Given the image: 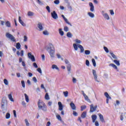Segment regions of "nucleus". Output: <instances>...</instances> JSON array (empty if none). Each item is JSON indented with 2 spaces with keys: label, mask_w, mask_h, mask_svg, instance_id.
<instances>
[{
  "label": "nucleus",
  "mask_w": 126,
  "mask_h": 126,
  "mask_svg": "<svg viewBox=\"0 0 126 126\" xmlns=\"http://www.w3.org/2000/svg\"><path fill=\"white\" fill-rule=\"evenodd\" d=\"M56 118L59 121H62V117H61V115L59 114H56Z\"/></svg>",
  "instance_id": "nucleus-34"
},
{
  "label": "nucleus",
  "mask_w": 126,
  "mask_h": 126,
  "mask_svg": "<svg viewBox=\"0 0 126 126\" xmlns=\"http://www.w3.org/2000/svg\"><path fill=\"white\" fill-rule=\"evenodd\" d=\"M37 70L40 73L42 74V69H41V68H38L37 69Z\"/></svg>",
  "instance_id": "nucleus-60"
},
{
  "label": "nucleus",
  "mask_w": 126,
  "mask_h": 126,
  "mask_svg": "<svg viewBox=\"0 0 126 126\" xmlns=\"http://www.w3.org/2000/svg\"><path fill=\"white\" fill-rule=\"evenodd\" d=\"M92 62L93 63V64L94 66V67H96V61H95V59H92Z\"/></svg>",
  "instance_id": "nucleus-36"
},
{
  "label": "nucleus",
  "mask_w": 126,
  "mask_h": 126,
  "mask_svg": "<svg viewBox=\"0 0 126 126\" xmlns=\"http://www.w3.org/2000/svg\"><path fill=\"white\" fill-rule=\"evenodd\" d=\"M28 56L29 58V59H31V61L32 62H35V57H34V55H32V53L31 52H29L28 53Z\"/></svg>",
  "instance_id": "nucleus-9"
},
{
  "label": "nucleus",
  "mask_w": 126,
  "mask_h": 126,
  "mask_svg": "<svg viewBox=\"0 0 126 126\" xmlns=\"http://www.w3.org/2000/svg\"><path fill=\"white\" fill-rule=\"evenodd\" d=\"M98 116L99 117V120L100 121L102 122V123H104L105 122V120H104V117L103 115L100 113L98 114Z\"/></svg>",
  "instance_id": "nucleus-16"
},
{
  "label": "nucleus",
  "mask_w": 126,
  "mask_h": 126,
  "mask_svg": "<svg viewBox=\"0 0 126 126\" xmlns=\"http://www.w3.org/2000/svg\"><path fill=\"white\" fill-rule=\"evenodd\" d=\"M104 96H105L107 99L109 98L110 100L112 99V97L110 96V95L107 92L104 93Z\"/></svg>",
  "instance_id": "nucleus-25"
},
{
  "label": "nucleus",
  "mask_w": 126,
  "mask_h": 126,
  "mask_svg": "<svg viewBox=\"0 0 126 126\" xmlns=\"http://www.w3.org/2000/svg\"><path fill=\"white\" fill-rule=\"evenodd\" d=\"M37 105L39 109H41L43 112H47V106L42 101L39 100L37 103Z\"/></svg>",
  "instance_id": "nucleus-2"
},
{
  "label": "nucleus",
  "mask_w": 126,
  "mask_h": 126,
  "mask_svg": "<svg viewBox=\"0 0 126 126\" xmlns=\"http://www.w3.org/2000/svg\"><path fill=\"white\" fill-rule=\"evenodd\" d=\"M102 15L105 19H107V20H110V17L109 16V15H108V13H102Z\"/></svg>",
  "instance_id": "nucleus-15"
},
{
  "label": "nucleus",
  "mask_w": 126,
  "mask_h": 126,
  "mask_svg": "<svg viewBox=\"0 0 126 126\" xmlns=\"http://www.w3.org/2000/svg\"><path fill=\"white\" fill-rule=\"evenodd\" d=\"M24 56V51L23 50L21 51V56L23 57Z\"/></svg>",
  "instance_id": "nucleus-61"
},
{
  "label": "nucleus",
  "mask_w": 126,
  "mask_h": 126,
  "mask_svg": "<svg viewBox=\"0 0 126 126\" xmlns=\"http://www.w3.org/2000/svg\"><path fill=\"white\" fill-rule=\"evenodd\" d=\"M93 74L94 75V80H95L96 82H100V81H99V80L98 79L97 74L96 73V70L94 69L93 70Z\"/></svg>",
  "instance_id": "nucleus-8"
},
{
  "label": "nucleus",
  "mask_w": 126,
  "mask_h": 126,
  "mask_svg": "<svg viewBox=\"0 0 126 126\" xmlns=\"http://www.w3.org/2000/svg\"><path fill=\"white\" fill-rule=\"evenodd\" d=\"M62 17H63V19L64 20L65 22H66L67 23V24H68V25H69L70 26H72V25H71V24H70V23H69L68 22V20H67V19H66V18H65V17H64V15H62Z\"/></svg>",
  "instance_id": "nucleus-11"
},
{
  "label": "nucleus",
  "mask_w": 126,
  "mask_h": 126,
  "mask_svg": "<svg viewBox=\"0 0 126 126\" xmlns=\"http://www.w3.org/2000/svg\"><path fill=\"white\" fill-rule=\"evenodd\" d=\"M85 55H90V54H91V52H90V51L88 50H85Z\"/></svg>",
  "instance_id": "nucleus-37"
},
{
  "label": "nucleus",
  "mask_w": 126,
  "mask_h": 126,
  "mask_svg": "<svg viewBox=\"0 0 126 126\" xmlns=\"http://www.w3.org/2000/svg\"><path fill=\"white\" fill-rule=\"evenodd\" d=\"M103 49H104V51H105L106 53H109V49H108V48L104 46L103 47Z\"/></svg>",
  "instance_id": "nucleus-52"
},
{
  "label": "nucleus",
  "mask_w": 126,
  "mask_h": 126,
  "mask_svg": "<svg viewBox=\"0 0 126 126\" xmlns=\"http://www.w3.org/2000/svg\"><path fill=\"white\" fill-rule=\"evenodd\" d=\"M67 37L68 38H71L72 37V34L70 32H68L66 34Z\"/></svg>",
  "instance_id": "nucleus-35"
},
{
  "label": "nucleus",
  "mask_w": 126,
  "mask_h": 126,
  "mask_svg": "<svg viewBox=\"0 0 126 126\" xmlns=\"http://www.w3.org/2000/svg\"><path fill=\"white\" fill-rule=\"evenodd\" d=\"M77 81V80L76 79V78L73 77L72 78V82L73 83H76Z\"/></svg>",
  "instance_id": "nucleus-46"
},
{
  "label": "nucleus",
  "mask_w": 126,
  "mask_h": 126,
  "mask_svg": "<svg viewBox=\"0 0 126 126\" xmlns=\"http://www.w3.org/2000/svg\"><path fill=\"white\" fill-rule=\"evenodd\" d=\"M28 16H33L34 15V13L32 12L29 11L28 13Z\"/></svg>",
  "instance_id": "nucleus-39"
},
{
  "label": "nucleus",
  "mask_w": 126,
  "mask_h": 126,
  "mask_svg": "<svg viewBox=\"0 0 126 126\" xmlns=\"http://www.w3.org/2000/svg\"><path fill=\"white\" fill-rule=\"evenodd\" d=\"M64 31H65V32H68V27H65L64 28Z\"/></svg>",
  "instance_id": "nucleus-57"
},
{
  "label": "nucleus",
  "mask_w": 126,
  "mask_h": 126,
  "mask_svg": "<svg viewBox=\"0 0 126 126\" xmlns=\"http://www.w3.org/2000/svg\"><path fill=\"white\" fill-rule=\"evenodd\" d=\"M37 27L39 29V31H43L44 30V28L43 27V26L42 25V23H38L37 24Z\"/></svg>",
  "instance_id": "nucleus-12"
},
{
  "label": "nucleus",
  "mask_w": 126,
  "mask_h": 126,
  "mask_svg": "<svg viewBox=\"0 0 126 126\" xmlns=\"http://www.w3.org/2000/svg\"><path fill=\"white\" fill-rule=\"evenodd\" d=\"M109 11L110 12L111 15H115V12H114V10H110Z\"/></svg>",
  "instance_id": "nucleus-55"
},
{
  "label": "nucleus",
  "mask_w": 126,
  "mask_h": 126,
  "mask_svg": "<svg viewBox=\"0 0 126 126\" xmlns=\"http://www.w3.org/2000/svg\"><path fill=\"white\" fill-rule=\"evenodd\" d=\"M92 119L93 120V123H95V121L97 119V116L96 115H93L92 116Z\"/></svg>",
  "instance_id": "nucleus-20"
},
{
  "label": "nucleus",
  "mask_w": 126,
  "mask_h": 126,
  "mask_svg": "<svg viewBox=\"0 0 126 126\" xmlns=\"http://www.w3.org/2000/svg\"><path fill=\"white\" fill-rule=\"evenodd\" d=\"M114 63H115V64L118 65V66H119V65H120V61H118L117 60H114L113 61Z\"/></svg>",
  "instance_id": "nucleus-31"
},
{
  "label": "nucleus",
  "mask_w": 126,
  "mask_h": 126,
  "mask_svg": "<svg viewBox=\"0 0 126 126\" xmlns=\"http://www.w3.org/2000/svg\"><path fill=\"white\" fill-rule=\"evenodd\" d=\"M33 65L34 67H35V68H38V65H37V63H33Z\"/></svg>",
  "instance_id": "nucleus-59"
},
{
  "label": "nucleus",
  "mask_w": 126,
  "mask_h": 126,
  "mask_svg": "<svg viewBox=\"0 0 126 126\" xmlns=\"http://www.w3.org/2000/svg\"><path fill=\"white\" fill-rule=\"evenodd\" d=\"M51 126V122H48L46 124V126Z\"/></svg>",
  "instance_id": "nucleus-64"
},
{
  "label": "nucleus",
  "mask_w": 126,
  "mask_h": 126,
  "mask_svg": "<svg viewBox=\"0 0 126 126\" xmlns=\"http://www.w3.org/2000/svg\"><path fill=\"white\" fill-rule=\"evenodd\" d=\"M57 57L58 59H61L62 61H63V58H62V56H61V55H60V54L58 53L57 54Z\"/></svg>",
  "instance_id": "nucleus-40"
},
{
  "label": "nucleus",
  "mask_w": 126,
  "mask_h": 126,
  "mask_svg": "<svg viewBox=\"0 0 126 126\" xmlns=\"http://www.w3.org/2000/svg\"><path fill=\"white\" fill-rule=\"evenodd\" d=\"M24 42H27V40H28V37H27L26 35H24Z\"/></svg>",
  "instance_id": "nucleus-47"
},
{
  "label": "nucleus",
  "mask_w": 126,
  "mask_h": 126,
  "mask_svg": "<svg viewBox=\"0 0 126 126\" xmlns=\"http://www.w3.org/2000/svg\"><path fill=\"white\" fill-rule=\"evenodd\" d=\"M59 110L61 111V115L64 116V111H63V106L61 101L58 102Z\"/></svg>",
  "instance_id": "nucleus-5"
},
{
  "label": "nucleus",
  "mask_w": 126,
  "mask_h": 126,
  "mask_svg": "<svg viewBox=\"0 0 126 126\" xmlns=\"http://www.w3.org/2000/svg\"><path fill=\"white\" fill-rule=\"evenodd\" d=\"M24 95H25V98L26 101L27 103H28V102H29V96H28L27 95V94H24Z\"/></svg>",
  "instance_id": "nucleus-28"
},
{
  "label": "nucleus",
  "mask_w": 126,
  "mask_h": 126,
  "mask_svg": "<svg viewBox=\"0 0 126 126\" xmlns=\"http://www.w3.org/2000/svg\"><path fill=\"white\" fill-rule=\"evenodd\" d=\"M19 22L20 23V24L22 25V26H24V27H25V26H26V24H25V23H24L23 21L21 20V17L20 16H19Z\"/></svg>",
  "instance_id": "nucleus-13"
},
{
  "label": "nucleus",
  "mask_w": 126,
  "mask_h": 126,
  "mask_svg": "<svg viewBox=\"0 0 126 126\" xmlns=\"http://www.w3.org/2000/svg\"><path fill=\"white\" fill-rule=\"evenodd\" d=\"M46 9H47L48 12H49V13L51 12V10L50 9V6H46Z\"/></svg>",
  "instance_id": "nucleus-56"
},
{
  "label": "nucleus",
  "mask_w": 126,
  "mask_h": 126,
  "mask_svg": "<svg viewBox=\"0 0 126 126\" xmlns=\"http://www.w3.org/2000/svg\"><path fill=\"white\" fill-rule=\"evenodd\" d=\"M52 69H56V70L60 71V68H59V67H58V66L56 64H53L52 65Z\"/></svg>",
  "instance_id": "nucleus-17"
},
{
  "label": "nucleus",
  "mask_w": 126,
  "mask_h": 126,
  "mask_svg": "<svg viewBox=\"0 0 126 126\" xmlns=\"http://www.w3.org/2000/svg\"><path fill=\"white\" fill-rule=\"evenodd\" d=\"M89 5L90 7V11L92 12H93L94 10V5H93V3L90 2H89Z\"/></svg>",
  "instance_id": "nucleus-10"
},
{
  "label": "nucleus",
  "mask_w": 126,
  "mask_h": 126,
  "mask_svg": "<svg viewBox=\"0 0 126 126\" xmlns=\"http://www.w3.org/2000/svg\"><path fill=\"white\" fill-rule=\"evenodd\" d=\"M95 126H99V122L98 121H96L94 123Z\"/></svg>",
  "instance_id": "nucleus-62"
},
{
  "label": "nucleus",
  "mask_w": 126,
  "mask_h": 126,
  "mask_svg": "<svg viewBox=\"0 0 126 126\" xmlns=\"http://www.w3.org/2000/svg\"><path fill=\"white\" fill-rule=\"evenodd\" d=\"M3 81L5 85H8V81L6 79H4Z\"/></svg>",
  "instance_id": "nucleus-44"
},
{
  "label": "nucleus",
  "mask_w": 126,
  "mask_h": 126,
  "mask_svg": "<svg viewBox=\"0 0 126 126\" xmlns=\"http://www.w3.org/2000/svg\"><path fill=\"white\" fill-rule=\"evenodd\" d=\"M88 15H89V16H90V17H91V18H94L95 15H94V14H93V13L91 12H89L88 13Z\"/></svg>",
  "instance_id": "nucleus-21"
},
{
  "label": "nucleus",
  "mask_w": 126,
  "mask_h": 126,
  "mask_svg": "<svg viewBox=\"0 0 126 126\" xmlns=\"http://www.w3.org/2000/svg\"><path fill=\"white\" fill-rule=\"evenodd\" d=\"M46 50L49 53L51 59H54L55 56V47L52 43H49L46 47Z\"/></svg>",
  "instance_id": "nucleus-1"
},
{
  "label": "nucleus",
  "mask_w": 126,
  "mask_h": 126,
  "mask_svg": "<svg viewBox=\"0 0 126 126\" xmlns=\"http://www.w3.org/2000/svg\"><path fill=\"white\" fill-rule=\"evenodd\" d=\"M73 46L75 51H77V50H78V44L77 45L76 43H74Z\"/></svg>",
  "instance_id": "nucleus-26"
},
{
  "label": "nucleus",
  "mask_w": 126,
  "mask_h": 126,
  "mask_svg": "<svg viewBox=\"0 0 126 126\" xmlns=\"http://www.w3.org/2000/svg\"><path fill=\"white\" fill-rule=\"evenodd\" d=\"M75 43H76V44H81V43H82V41H81V40H80L78 39H76L75 40Z\"/></svg>",
  "instance_id": "nucleus-33"
},
{
  "label": "nucleus",
  "mask_w": 126,
  "mask_h": 126,
  "mask_svg": "<svg viewBox=\"0 0 126 126\" xmlns=\"http://www.w3.org/2000/svg\"><path fill=\"white\" fill-rule=\"evenodd\" d=\"M86 109V105H82L81 106V111H83Z\"/></svg>",
  "instance_id": "nucleus-42"
},
{
  "label": "nucleus",
  "mask_w": 126,
  "mask_h": 126,
  "mask_svg": "<svg viewBox=\"0 0 126 126\" xmlns=\"http://www.w3.org/2000/svg\"><path fill=\"white\" fill-rule=\"evenodd\" d=\"M5 36L7 38H8V39H10V40H11V41H12V42H16L15 37H14V36H13V35H12V34H11L8 32H7L5 34Z\"/></svg>",
  "instance_id": "nucleus-4"
},
{
  "label": "nucleus",
  "mask_w": 126,
  "mask_h": 126,
  "mask_svg": "<svg viewBox=\"0 0 126 126\" xmlns=\"http://www.w3.org/2000/svg\"><path fill=\"white\" fill-rule=\"evenodd\" d=\"M42 61H45V55H42L41 56Z\"/></svg>",
  "instance_id": "nucleus-63"
},
{
  "label": "nucleus",
  "mask_w": 126,
  "mask_h": 126,
  "mask_svg": "<svg viewBox=\"0 0 126 126\" xmlns=\"http://www.w3.org/2000/svg\"><path fill=\"white\" fill-rule=\"evenodd\" d=\"M43 34L44 35H49V32L47 31H44L43 32Z\"/></svg>",
  "instance_id": "nucleus-49"
},
{
  "label": "nucleus",
  "mask_w": 126,
  "mask_h": 126,
  "mask_svg": "<svg viewBox=\"0 0 126 126\" xmlns=\"http://www.w3.org/2000/svg\"><path fill=\"white\" fill-rule=\"evenodd\" d=\"M64 63L66 64H67L66 68H67V71H68V74H69V73L71 70V64H70V63H69V61L67 60V59L64 60Z\"/></svg>",
  "instance_id": "nucleus-3"
},
{
  "label": "nucleus",
  "mask_w": 126,
  "mask_h": 126,
  "mask_svg": "<svg viewBox=\"0 0 126 126\" xmlns=\"http://www.w3.org/2000/svg\"><path fill=\"white\" fill-rule=\"evenodd\" d=\"M109 66H112L115 69H116L117 71H119V69H118V67L117 65H115L114 63H110L109 64Z\"/></svg>",
  "instance_id": "nucleus-18"
},
{
  "label": "nucleus",
  "mask_w": 126,
  "mask_h": 126,
  "mask_svg": "<svg viewBox=\"0 0 126 126\" xmlns=\"http://www.w3.org/2000/svg\"><path fill=\"white\" fill-rule=\"evenodd\" d=\"M16 48L18 50H19V49H20V48H21V45L20 44V43L18 42L16 43Z\"/></svg>",
  "instance_id": "nucleus-30"
},
{
  "label": "nucleus",
  "mask_w": 126,
  "mask_h": 126,
  "mask_svg": "<svg viewBox=\"0 0 126 126\" xmlns=\"http://www.w3.org/2000/svg\"><path fill=\"white\" fill-rule=\"evenodd\" d=\"M5 118L7 120H8V119L10 118V114H9V113H7L6 114Z\"/></svg>",
  "instance_id": "nucleus-38"
},
{
  "label": "nucleus",
  "mask_w": 126,
  "mask_h": 126,
  "mask_svg": "<svg viewBox=\"0 0 126 126\" xmlns=\"http://www.w3.org/2000/svg\"><path fill=\"white\" fill-rule=\"evenodd\" d=\"M97 105H95L94 106V105L93 104H91L90 105V112L91 113H93L94 112H95L96 109H97Z\"/></svg>",
  "instance_id": "nucleus-7"
},
{
  "label": "nucleus",
  "mask_w": 126,
  "mask_h": 126,
  "mask_svg": "<svg viewBox=\"0 0 126 126\" xmlns=\"http://www.w3.org/2000/svg\"><path fill=\"white\" fill-rule=\"evenodd\" d=\"M45 100H50V96H49V94L46 93L45 95Z\"/></svg>",
  "instance_id": "nucleus-32"
},
{
  "label": "nucleus",
  "mask_w": 126,
  "mask_h": 126,
  "mask_svg": "<svg viewBox=\"0 0 126 126\" xmlns=\"http://www.w3.org/2000/svg\"><path fill=\"white\" fill-rule=\"evenodd\" d=\"M54 3L55 4H57V5L60 4V0H54Z\"/></svg>",
  "instance_id": "nucleus-50"
},
{
  "label": "nucleus",
  "mask_w": 126,
  "mask_h": 126,
  "mask_svg": "<svg viewBox=\"0 0 126 126\" xmlns=\"http://www.w3.org/2000/svg\"><path fill=\"white\" fill-rule=\"evenodd\" d=\"M59 34L61 35V36H63V35H64V32H63V29H59Z\"/></svg>",
  "instance_id": "nucleus-24"
},
{
  "label": "nucleus",
  "mask_w": 126,
  "mask_h": 126,
  "mask_svg": "<svg viewBox=\"0 0 126 126\" xmlns=\"http://www.w3.org/2000/svg\"><path fill=\"white\" fill-rule=\"evenodd\" d=\"M63 93L64 94V97H67V96H68V92H63Z\"/></svg>",
  "instance_id": "nucleus-41"
},
{
  "label": "nucleus",
  "mask_w": 126,
  "mask_h": 126,
  "mask_svg": "<svg viewBox=\"0 0 126 126\" xmlns=\"http://www.w3.org/2000/svg\"><path fill=\"white\" fill-rule=\"evenodd\" d=\"M21 84H22V87H23V88H25V82L23 80L22 81H21Z\"/></svg>",
  "instance_id": "nucleus-45"
},
{
  "label": "nucleus",
  "mask_w": 126,
  "mask_h": 126,
  "mask_svg": "<svg viewBox=\"0 0 126 126\" xmlns=\"http://www.w3.org/2000/svg\"><path fill=\"white\" fill-rule=\"evenodd\" d=\"M51 17L53 19H55V20H57L58 18H59V17L58 16V14H57V12H56V11H53V12H51Z\"/></svg>",
  "instance_id": "nucleus-6"
},
{
  "label": "nucleus",
  "mask_w": 126,
  "mask_h": 126,
  "mask_svg": "<svg viewBox=\"0 0 126 126\" xmlns=\"http://www.w3.org/2000/svg\"><path fill=\"white\" fill-rule=\"evenodd\" d=\"M86 111H84V112H83V113L81 115V118H82V119H85V118H86Z\"/></svg>",
  "instance_id": "nucleus-27"
},
{
  "label": "nucleus",
  "mask_w": 126,
  "mask_h": 126,
  "mask_svg": "<svg viewBox=\"0 0 126 126\" xmlns=\"http://www.w3.org/2000/svg\"><path fill=\"white\" fill-rule=\"evenodd\" d=\"M70 106L73 110H76V107L75 106V104L73 103V102H71L70 103Z\"/></svg>",
  "instance_id": "nucleus-19"
},
{
  "label": "nucleus",
  "mask_w": 126,
  "mask_h": 126,
  "mask_svg": "<svg viewBox=\"0 0 126 126\" xmlns=\"http://www.w3.org/2000/svg\"><path fill=\"white\" fill-rule=\"evenodd\" d=\"M8 98L11 101V102H14V100L12 98V95H11V94H9L8 95Z\"/></svg>",
  "instance_id": "nucleus-29"
},
{
  "label": "nucleus",
  "mask_w": 126,
  "mask_h": 126,
  "mask_svg": "<svg viewBox=\"0 0 126 126\" xmlns=\"http://www.w3.org/2000/svg\"><path fill=\"white\" fill-rule=\"evenodd\" d=\"M110 54L111 57H112V58L114 59V60H118V57H117V56L114 54V53L110 52Z\"/></svg>",
  "instance_id": "nucleus-22"
},
{
  "label": "nucleus",
  "mask_w": 126,
  "mask_h": 126,
  "mask_svg": "<svg viewBox=\"0 0 126 126\" xmlns=\"http://www.w3.org/2000/svg\"><path fill=\"white\" fill-rule=\"evenodd\" d=\"M84 97L86 101H87V102H89V103H90V102H91V101L88 98V96H87L86 94H84Z\"/></svg>",
  "instance_id": "nucleus-23"
},
{
  "label": "nucleus",
  "mask_w": 126,
  "mask_h": 126,
  "mask_svg": "<svg viewBox=\"0 0 126 126\" xmlns=\"http://www.w3.org/2000/svg\"><path fill=\"white\" fill-rule=\"evenodd\" d=\"M120 120L121 121H124V113H121V116H120Z\"/></svg>",
  "instance_id": "nucleus-51"
},
{
  "label": "nucleus",
  "mask_w": 126,
  "mask_h": 126,
  "mask_svg": "<svg viewBox=\"0 0 126 126\" xmlns=\"http://www.w3.org/2000/svg\"><path fill=\"white\" fill-rule=\"evenodd\" d=\"M32 80H33V81H34V82H35V83H36V82L37 81V79L35 77L32 78Z\"/></svg>",
  "instance_id": "nucleus-58"
},
{
  "label": "nucleus",
  "mask_w": 126,
  "mask_h": 126,
  "mask_svg": "<svg viewBox=\"0 0 126 126\" xmlns=\"http://www.w3.org/2000/svg\"><path fill=\"white\" fill-rule=\"evenodd\" d=\"M25 122L26 123V126H29L30 124H29V122H28V120L25 119Z\"/></svg>",
  "instance_id": "nucleus-54"
},
{
  "label": "nucleus",
  "mask_w": 126,
  "mask_h": 126,
  "mask_svg": "<svg viewBox=\"0 0 126 126\" xmlns=\"http://www.w3.org/2000/svg\"><path fill=\"white\" fill-rule=\"evenodd\" d=\"M78 48L80 49V53H84V48H83V46L80 44H78Z\"/></svg>",
  "instance_id": "nucleus-14"
},
{
  "label": "nucleus",
  "mask_w": 126,
  "mask_h": 126,
  "mask_svg": "<svg viewBox=\"0 0 126 126\" xmlns=\"http://www.w3.org/2000/svg\"><path fill=\"white\" fill-rule=\"evenodd\" d=\"M86 64L87 66H89V65H90V62H89L88 60L86 61Z\"/></svg>",
  "instance_id": "nucleus-43"
},
{
  "label": "nucleus",
  "mask_w": 126,
  "mask_h": 126,
  "mask_svg": "<svg viewBox=\"0 0 126 126\" xmlns=\"http://www.w3.org/2000/svg\"><path fill=\"white\" fill-rule=\"evenodd\" d=\"M73 116H74L75 117H77V116H78V114L75 112V111H73Z\"/></svg>",
  "instance_id": "nucleus-53"
},
{
  "label": "nucleus",
  "mask_w": 126,
  "mask_h": 126,
  "mask_svg": "<svg viewBox=\"0 0 126 126\" xmlns=\"http://www.w3.org/2000/svg\"><path fill=\"white\" fill-rule=\"evenodd\" d=\"M5 24L7 27H10V23L9 21H7Z\"/></svg>",
  "instance_id": "nucleus-48"
}]
</instances>
